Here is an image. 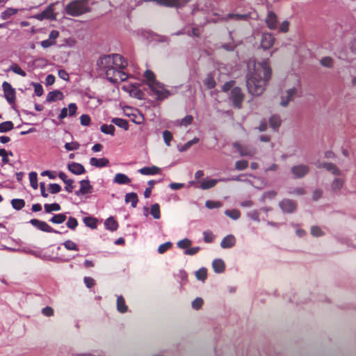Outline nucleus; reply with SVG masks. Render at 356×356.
<instances>
[{
  "mask_svg": "<svg viewBox=\"0 0 356 356\" xmlns=\"http://www.w3.org/2000/svg\"><path fill=\"white\" fill-rule=\"evenodd\" d=\"M246 85L248 92L254 96L261 95L266 90L272 76V69L269 59L253 61L249 63Z\"/></svg>",
  "mask_w": 356,
  "mask_h": 356,
  "instance_id": "nucleus-1",
  "label": "nucleus"
},
{
  "mask_svg": "<svg viewBox=\"0 0 356 356\" xmlns=\"http://www.w3.org/2000/svg\"><path fill=\"white\" fill-rule=\"evenodd\" d=\"M127 65V60L118 54L101 56L97 62V70L101 74H104L113 83L127 79L128 75L122 71Z\"/></svg>",
  "mask_w": 356,
  "mask_h": 356,
  "instance_id": "nucleus-2",
  "label": "nucleus"
},
{
  "mask_svg": "<svg viewBox=\"0 0 356 356\" xmlns=\"http://www.w3.org/2000/svg\"><path fill=\"white\" fill-rule=\"evenodd\" d=\"M284 86L287 89L281 95L280 105L286 107L293 99L294 96L300 92L301 83L300 77L296 74L289 76L285 81Z\"/></svg>",
  "mask_w": 356,
  "mask_h": 356,
  "instance_id": "nucleus-3",
  "label": "nucleus"
},
{
  "mask_svg": "<svg viewBox=\"0 0 356 356\" xmlns=\"http://www.w3.org/2000/svg\"><path fill=\"white\" fill-rule=\"evenodd\" d=\"M144 77L150 90L158 99H163L168 96L169 92L164 88L161 83L156 81L153 72L147 70L144 73Z\"/></svg>",
  "mask_w": 356,
  "mask_h": 356,
  "instance_id": "nucleus-4",
  "label": "nucleus"
},
{
  "mask_svg": "<svg viewBox=\"0 0 356 356\" xmlns=\"http://www.w3.org/2000/svg\"><path fill=\"white\" fill-rule=\"evenodd\" d=\"M65 13L72 16L78 17L85 14L90 10L88 0H74L68 3L65 7Z\"/></svg>",
  "mask_w": 356,
  "mask_h": 356,
  "instance_id": "nucleus-5",
  "label": "nucleus"
},
{
  "mask_svg": "<svg viewBox=\"0 0 356 356\" xmlns=\"http://www.w3.org/2000/svg\"><path fill=\"white\" fill-rule=\"evenodd\" d=\"M227 180L228 179L222 178L216 179L207 177L198 181H191L189 182V184L202 190H208L214 187L218 181H225Z\"/></svg>",
  "mask_w": 356,
  "mask_h": 356,
  "instance_id": "nucleus-6",
  "label": "nucleus"
},
{
  "mask_svg": "<svg viewBox=\"0 0 356 356\" xmlns=\"http://www.w3.org/2000/svg\"><path fill=\"white\" fill-rule=\"evenodd\" d=\"M229 99L232 101L235 107L240 108L243 101V94L241 88L238 87L233 88L231 90Z\"/></svg>",
  "mask_w": 356,
  "mask_h": 356,
  "instance_id": "nucleus-7",
  "label": "nucleus"
},
{
  "mask_svg": "<svg viewBox=\"0 0 356 356\" xmlns=\"http://www.w3.org/2000/svg\"><path fill=\"white\" fill-rule=\"evenodd\" d=\"M310 170L309 165L305 164H298L291 168V173L295 178L300 179L306 176Z\"/></svg>",
  "mask_w": 356,
  "mask_h": 356,
  "instance_id": "nucleus-8",
  "label": "nucleus"
},
{
  "mask_svg": "<svg viewBox=\"0 0 356 356\" xmlns=\"http://www.w3.org/2000/svg\"><path fill=\"white\" fill-rule=\"evenodd\" d=\"M30 223L42 232L48 233L54 232L56 234H60L58 231L54 229L44 221H42L38 219H32L30 220Z\"/></svg>",
  "mask_w": 356,
  "mask_h": 356,
  "instance_id": "nucleus-9",
  "label": "nucleus"
},
{
  "mask_svg": "<svg viewBox=\"0 0 356 356\" xmlns=\"http://www.w3.org/2000/svg\"><path fill=\"white\" fill-rule=\"evenodd\" d=\"M275 41V39L271 33H263L261 38V47L264 50L269 49L273 46Z\"/></svg>",
  "mask_w": 356,
  "mask_h": 356,
  "instance_id": "nucleus-10",
  "label": "nucleus"
},
{
  "mask_svg": "<svg viewBox=\"0 0 356 356\" xmlns=\"http://www.w3.org/2000/svg\"><path fill=\"white\" fill-rule=\"evenodd\" d=\"M234 147L242 156H253L256 153L255 148L250 146H243L238 143H234Z\"/></svg>",
  "mask_w": 356,
  "mask_h": 356,
  "instance_id": "nucleus-11",
  "label": "nucleus"
},
{
  "mask_svg": "<svg viewBox=\"0 0 356 356\" xmlns=\"http://www.w3.org/2000/svg\"><path fill=\"white\" fill-rule=\"evenodd\" d=\"M2 88L4 92V95L6 99L9 103H13L15 100V89L12 87V86L4 81L2 84Z\"/></svg>",
  "mask_w": 356,
  "mask_h": 356,
  "instance_id": "nucleus-12",
  "label": "nucleus"
},
{
  "mask_svg": "<svg viewBox=\"0 0 356 356\" xmlns=\"http://www.w3.org/2000/svg\"><path fill=\"white\" fill-rule=\"evenodd\" d=\"M265 22L268 28L270 30H275L277 27V16L272 10H268Z\"/></svg>",
  "mask_w": 356,
  "mask_h": 356,
  "instance_id": "nucleus-13",
  "label": "nucleus"
},
{
  "mask_svg": "<svg viewBox=\"0 0 356 356\" xmlns=\"http://www.w3.org/2000/svg\"><path fill=\"white\" fill-rule=\"evenodd\" d=\"M281 209L285 213H293L296 209V203L289 199H284L280 202Z\"/></svg>",
  "mask_w": 356,
  "mask_h": 356,
  "instance_id": "nucleus-14",
  "label": "nucleus"
},
{
  "mask_svg": "<svg viewBox=\"0 0 356 356\" xmlns=\"http://www.w3.org/2000/svg\"><path fill=\"white\" fill-rule=\"evenodd\" d=\"M80 185V189L76 192V195H83L91 192L92 186L90 184V181L88 179L81 181Z\"/></svg>",
  "mask_w": 356,
  "mask_h": 356,
  "instance_id": "nucleus-15",
  "label": "nucleus"
},
{
  "mask_svg": "<svg viewBox=\"0 0 356 356\" xmlns=\"http://www.w3.org/2000/svg\"><path fill=\"white\" fill-rule=\"evenodd\" d=\"M193 117L191 115H187L181 120H174L172 123L176 127H184L191 124L193 122Z\"/></svg>",
  "mask_w": 356,
  "mask_h": 356,
  "instance_id": "nucleus-16",
  "label": "nucleus"
},
{
  "mask_svg": "<svg viewBox=\"0 0 356 356\" xmlns=\"http://www.w3.org/2000/svg\"><path fill=\"white\" fill-rule=\"evenodd\" d=\"M248 18V15H241V14H228L225 16L220 17L218 20H213L214 22H218L220 21L227 22L229 19H235V20H243Z\"/></svg>",
  "mask_w": 356,
  "mask_h": 356,
  "instance_id": "nucleus-17",
  "label": "nucleus"
},
{
  "mask_svg": "<svg viewBox=\"0 0 356 356\" xmlns=\"http://www.w3.org/2000/svg\"><path fill=\"white\" fill-rule=\"evenodd\" d=\"M63 94L59 90H55L48 93L46 99L47 102H52L61 100L63 98Z\"/></svg>",
  "mask_w": 356,
  "mask_h": 356,
  "instance_id": "nucleus-18",
  "label": "nucleus"
},
{
  "mask_svg": "<svg viewBox=\"0 0 356 356\" xmlns=\"http://www.w3.org/2000/svg\"><path fill=\"white\" fill-rule=\"evenodd\" d=\"M68 170L75 175H81L84 173V167L78 163L72 162L67 165Z\"/></svg>",
  "mask_w": 356,
  "mask_h": 356,
  "instance_id": "nucleus-19",
  "label": "nucleus"
},
{
  "mask_svg": "<svg viewBox=\"0 0 356 356\" xmlns=\"http://www.w3.org/2000/svg\"><path fill=\"white\" fill-rule=\"evenodd\" d=\"M236 243V238L235 237L232 235H227L225 236L220 243V246L222 248H230L233 247L235 245Z\"/></svg>",
  "mask_w": 356,
  "mask_h": 356,
  "instance_id": "nucleus-20",
  "label": "nucleus"
},
{
  "mask_svg": "<svg viewBox=\"0 0 356 356\" xmlns=\"http://www.w3.org/2000/svg\"><path fill=\"white\" fill-rule=\"evenodd\" d=\"M109 163V161L106 158L97 159L92 157L90 159V164L97 168H102L107 166Z\"/></svg>",
  "mask_w": 356,
  "mask_h": 356,
  "instance_id": "nucleus-21",
  "label": "nucleus"
},
{
  "mask_svg": "<svg viewBox=\"0 0 356 356\" xmlns=\"http://www.w3.org/2000/svg\"><path fill=\"white\" fill-rule=\"evenodd\" d=\"M138 172L144 175H154L160 173L161 169L156 166L145 167L140 168Z\"/></svg>",
  "mask_w": 356,
  "mask_h": 356,
  "instance_id": "nucleus-22",
  "label": "nucleus"
},
{
  "mask_svg": "<svg viewBox=\"0 0 356 356\" xmlns=\"http://www.w3.org/2000/svg\"><path fill=\"white\" fill-rule=\"evenodd\" d=\"M58 177L60 179H62L64 183L66 184L65 190L71 193L73 190V180L71 179H68L67 176L63 172H60L58 173Z\"/></svg>",
  "mask_w": 356,
  "mask_h": 356,
  "instance_id": "nucleus-23",
  "label": "nucleus"
},
{
  "mask_svg": "<svg viewBox=\"0 0 356 356\" xmlns=\"http://www.w3.org/2000/svg\"><path fill=\"white\" fill-rule=\"evenodd\" d=\"M113 182L118 184H129L131 179L124 174L117 173L114 177Z\"/></svg>",
  "mask_w": 356,
  "mask_h": 356,
  "instance_id": "nucleus-24",
  "label": "nucleus"
},
{
  "mask_svg": "<svg viewBox=\"0 0 356 356\" xmlns=\"http://www.w3.org/2000/svg\"><path fill=\"white\" fill-rule=\"evenodd\" d=\"M212 267L216 273H221L225 270V265L220 259H216L213 261Z\"/></svg>",
  "mask_w": 356,
  "mask_h": 356,
  "instance_id": "nucleus-25",
  "label": "nucleus"
},
{
  "mask_svg": "<svg viewBox=\"0 0 356 356\" xmlns=\"http://www.w3.org/2000/svg\"><path fill=\"white\" fill-rule=\"evenodd\" d=\"M42 13L45 19H56V15L54 13V4H50Z\"/></svg>",
  "mask_w": 356,
  "mask_h": 356,
  "instance_id": "nucleus-26",
  "label": "nucleus"
},
{
  "mask_svg": "<svg viewBox=\"0 0 356 356\" xmlns=\"http://www.w3.org/2000/svg\"><path fill=\"white\" fill-rule=\"evenodd\" d=\"M124 201L126 203H131V207L135 208L138 202V195L135 193H127L125 195Z\"/></svg>",
  "mask_w": 356,
  "mask_h": 356,
  "instance_id": "nucleus-27",
  "label": "nucleus"
},
{
  "mask_svg": "<svg viewBox=\"0 0 356 356\" xmlns=\"http://www.w3.org/2000/svg\"><path fill=\"white\" fill-rule=\"evenodd\" d=\"M117 309L120 313H125L128 309V307L125 304V300L121 296H118L117 298Z\"/></svg>",
  "mask_w": 356,
  "mask_h": 356,
  "instance_id": "nucleus-28",
  "label": "nucleus"
},
{
  "mask_svg": "<svg viewBox=\"0 0 356 356\" xmlns=\"http://www.w3.org/2000/svg\"><path fill=\"white\" fill-rule=\"evenodd\" d=\"M104 225L107 229L111 231H115L118 227V222L112 217H110L108 219H106V220L104 222Z\"/></svg>",
  "mask_w": 356,
  "mask_h": 356,
  "instance_id": "nucleus-29",
  "label": "nucleus"
},
{
  "mask_svg": "<svg viewBox=\"0 0 356 356\" xmlns=\"http://www.w3.org/2000/svg\"><path fill=\"white\" fill-rule=\"evenodd\" d=\"M111 122L119 127L123 128L124 130H128L129 129L128 122L124 119L115 118L112 119Z\"/></svg>",
  "mask_w": 356,
  "mask_h": 356,
  "instance_id": "nucleus-30",
  "label": "nucleus"
},
{
  "mask_svg": "<svg viewBox=\"0 0 356 356\" xmlns=\"http://www.w3.org/2000/svg\"><path fill=\"white\" fill-rule=\"evenodd\" d=\"M269 123L273 129H277L281 124L280 117L277 115H272L269 120Z\"/></svg>",
  "mask_w": 356,
  "mask_h": 356,
  "instance_id": "nucleus-31",
  "label": "nucleus"
},
{
  "mask_svg": "<svg viewBox=\"0 0 356 356\" xmlns=\"http://www.w3.org/2000/svg\"><path fill=\"white\" fill-rule=\"evenodd\" d=\"M67 218V216L64 213H59L54 215L49 221L55 223V224H61L63 223Z\"/></svg>",
  "mask_w": 356,
  "mask_h": 356,
  "instance_id": "nucleus-32",
  "label": "nucleus"
},
{
  "mask_svg": "<svg viewBox=\"0 0 356 356\" xmlns=\"http://www.w3.org/2000/svg\"><path fill=\"white\" fill-rule=\"evenodd\" d=\"M9 70L13 72L14 73L20 75L21 76H26V73L25 71H24L17 64L13 63L12 64L10 67Z\"/></svg>",
  "mask_w": 356,
  "mask_h": 356,
  "instance_id": "nucleus-33",
  "label": "nucleus"
},
{
  "mask_svg": "<svg viewBox=\"0 0 356 356\" xmlns=\"http://www.w3.org/2000/svg\"><path fill=\"white\" fill-rule=\"evenodd\" d=\"M150 213L153 216L154 218H155V219L160 218L161 213H160V206L159 204L155 203L152 205Z\"/></svg>",
  "mask_w": 356,
  "mask_h": 356,
  "instance_id": "nucleus-34",
  "label": "nucleus"
},
{
  "mask_svg": "<svg viewBox=\"0 0 356 356\" xmlns=\"http://www.w3.org/2000/svg\"><path fill=\"white\" fill-rule=\"evenodd\" d=\"M83 222L87 227H90L92 229H95L97 227V220L95 218L86 217L83 218Z\"/></svg>",
  "mask_w": 356,
  "mask_h": 356,
  "instance_id": "nucleus-35",
  "label": "nucleus"
},
{
  "mask_svg": "<svg viewBox=\"0 0 356 356\" xmlns=\"http://www.w3.org/2000/svg\"><path fill=\"white\" fill-rule=\"evenodd\" d=\"M101 131L106 134L111 136H114L115 134V127L112 124H102L100 127Z\"/></svg>",
  "mask_w": 356,
  "mask_h": 356,
  "instance_id": "nucleus-36",
  "label": "nucleus"
},
{
  "mask_svg": "<svg viewBox=\"0 0 356 356\" xmlns=\"http://www.w3.org/2000/svg\"><path fill=\"white\" fill-rule=\"evenodd\" d=\"M204 84L209 89L216 86V81L211 74H208L204 80Z\"/></svg>",
  "mask_w": 356,
  "mask_h": 356,
  "instance_id": "nucleus-37",
  "label": "nucleus"
},
{
  "mask_svg": "<svg viewBox=\"0 0 356 356\" xmlns=\"http://www.w3.org/2000/svg\"><path fill=\"white\" fill-rule=\"evenodd\" d=\"M44 207L47 213H51L52 211H58L60 210V206L57 203H53L50 204H45Z\"/></svg>",
  "mask_w": 356,
  "mask_h": 356,
  "instance_id": "nucleus-38",
  "label": "nucleus"
},
{
  "mask_svg": "<svg viewBox=\"0 0 356 356\" xmlns=\"http://www.w3.org/2000/svg\"><path fill=\"white\" fill-rule=\"evenodd\" d=\"M17 10L13 8H8L1 13V17L3 19H9L12 15L16 14Z\"/></svg>",
  "mask_w": 356,
  "mask_h": 356,
  "instance_id": "nucleus-39",
  "label": "nucleus"
},
{
  "mask_svg": "<svg viewBox=\"0 0 356 356\" xmlns=\"http://www.w3.org/2000/svg\"><path fill=\"white\" fill-rule=\"evenodd\" d=\"M11 204L15 209L20 210L24 207L25 202L22 199H13L11 201Z\"/></svg>",
  "mask_w": 356,
  "mask_h": 356,
  "instance_id": "nucleus-40",
  "label": "nucleus"
},
{
  "mask_svg": "<svg viewBox=\"0 0 356 356\" xmlns=\"http://www.w3.org/2000/svg\"><path fill=\"white\" fill-rule=\"evenodd\" d=\"M225 213L226 216H227L228 217L233 220H237L241 216V213L237 209L226 210L225 211Z\"/></svg>",
  "mask_w": 356,
  "mask_h": 356,
  "instance_id": "nucleus-41",
  "label": "nucleus"
},
{
  "mask_svg": "<svg viewBox=\"0 0 356 356\" xmlns=\"http://www.w3.org/2000/svg\"><path fill=\"white\" fill-rule=\"evenodd\" d=\"M13 128V124L10 121L3 122L0 124V133L7 132Z\"/></svg>",
  "mask_w": 356,
  "mask_h": 356,
  "instance_id": "nucleus-42",
  "label": "nucleus"
},
{
  "mask_svg": "<svg viewBox=\"0 0 356 356\" xmlns=\"http://www.w3.org/2000/svg\"><path fill=\"white\" fill-rule=\"evenodd\" d=\"M199 142L198 138H194L193 140L188 141L183 146L179 148L180 152H185L188 150L192 145L197 143Z\"/></svg>",
  "mask_w": 356,
  "mask_h": 356,
  "instance_id": "nucleus-43",
  "label": "nucleus"
},
{
  "mask_svg": "<svg viewBox=\"0 0 356 356\" xmlns=\"http://www.w3.org/2000/svg\"><path fill=\"white\" fill-rule=\"evenodd\" d=\"M29 179H30V184L31 186L34 188L37 189L38 184V175L35 172H31L29 174Z\"/></svg>",
  "mask_w": 356,
  "mask_h": 356,
  "instance_id": "nucleus-44",
  "label": "nucleus"
},
{
  "mask_svg": "<svg viewBox=\"0 0 356 356\" xmlns=\"http://www.w3.org/2000/svg\"><path fill=\"white\" fill-rule=\"evenodd\" d=\"M311 234L315 237L323 236L325 233L322 229L318 226H312L311 227Z\"/></svg>",
  "mask_w": 356,
  "mask_h": 356,
  "instance_id": "nucleus-45",
  "label": "nucleus"
},
{
  "mask_svg": "<svg viewBox=\"0 0 356 356\" xmlns=\"http://www.w3.org/2000/svg\"><path fill=\"white\" fill-rule=\"evenodd\" d=\"M343 185V179H341L340 178H336L332 181L331 187L334 191H339L342 188Z\"/></svg>",
  "mask_w": 356,
  "mask_h": 356,
  "instance_id": "nucleus-46",
  "label": "nucleus"
},
{
  "mask_svg": "<svg viewBox=\"0 0 356 356\" xmlns=\"http://www.w3.org/2000/svg\"><path fill=\"white\" fill-rule=\"evenodd\" d=\"M207 270L204 268H200L195 273V276L197 280L204 282L207 278Z\"/></svg>",
  "mask_w": 356,
  "mask_h": 356,
  "instance_id": "nucleus-47",
  "label": "nucleus"
},
{
  "mask_svg": "<svg viewBox=\"0 0 356 356\" xmlns=\"http://www.w3.org/2000/svg\"><path fill=\"white\" fill-rule=\"evenodd\" d=\"M64 247L68 250H79L77 245L72 241L67 240L63 243Z\"/></svg>",
  "mask_w": 356,
  "mask_h": 356,
  "instance_id": "nucleus-48",
  "label": "nucleus"
},
{
  "mask_svg": "<svg viewBox=\"0 0 356 356\" xmlns=\"http://www.w3.org/2000/svg\"><path fill=\"white\" fill-rule=\"evenodd\" d=\"M66 225L69 229L74 230L78 225V221L75 218L70 217Z\"/></svg>",
  "mask_w": 356,
  "mask_h": 356,
  "instance_id": "nucleus-49",
  "label": "nucleus"
},
{
  "mask_svg": "<svg viewBox=\"0 0 356 356\" xmlns=\"http://www.w3.org/2000/svg\"><path fill=\"white\" fill-rule=\"evenodd\" d=\"M192 241L188 238H184L178 241L177 246L181 249H186L191 246Z\"/></svg>",
  "mask_w": 356,
  "mask_h": 356,
  "instance_id": "nucleus-50",
  "label": "nucleus"
},
{
  "mask_svg": "<svg viewBox=\"0 0 356 356\" xmlns=\"http://www.w3.org/2000/svg\"><path fill=\"white\" fill-rule=\"evenodd\" d=\"M163 137L165 143L168 146H170V141L172 140V135L171 132L169 131H167V130L164 131L163 132Z\"/></svg>",
  "mask_w": 356,
  "mask_h": 356,
  "instance_id": "nucleus-51",
  "label": "nucleus"
},
{
  "mask_svg": "<svg viewBox=\"0 0 356 356\" xmlns=\"http://www.w3.org/2000/svg\"><path fill=\"white\" fill-rule=\"evenodd\" d=\"M205 206L208 209H214V208L220 207L222 206V204H221L220 202L208 200V201L206 202Z\"/></svg>",
  "mask_w": 356,
  "mask_h": 356,
  "instance_id": "nucleus-52",
  "label": "nucleus"
},
{
  "mask_svg": "<svg viewBox=\"0 0 356 356\" xmlns=\"http://www.w3.org/2000/svg\"><path fill=\"white\" fill-rule=\"evenodd\" d=\"M172 244L171 242H166L165 243H163L159 245L158 248V252L160 254H163L172 247Z\"/></svg>",
  "mask_w": 356,
  "mask_h": 356,
  "instance_id": "nucleus-53",
  "label": "nucleus"
},
{
  "mask_svg": "<svg viewBox=\"0 0 356 356\" xmlns=\"http://www.w3.org/2000/svg\"><path fill=\"white\" fill-rule=\"evenodd\" d=\"M67 108V112H68V116L72 117L76 115V113L77 111V106H76V104L70 103L68 105V107Z\"/></svg>",
  "mask_w": 356,
  "mask_h": 356,
  "instance_id": "nucleus-54",
  "label": "nucleus"
},
{
  "mask_svg": "<svg viewBox=\"0 0 356 356\" xmlns=\"http://www.w3.org/2000/svg\"><path fill=\"white\" fill-rule=\"evenodd\" d=\"M321 64L323 67H331L333 65V60L330 57H324L321 60Z\"/></svg>",
  "mask_w": 356,
  "mask_h": 356,
  "instance_id": "nucleus-55",
  "label": "nucleus"
},
{
  "mask_svg": "<svg viewBox=\"0 0 356 356\" xmlns=\"http://www.w3.org/2000/svg\"><path fill=\"white\" fill-rule=\"evenodd\" d=\"M248 165V162L245 160L238 161L235 164L236 169L238 170H245Z\"/></svg>",
  "mask_w": 356,
  "mask_h": 356,
  "instance_id": "nucleus-56",
  "label": "nucleus"
},
{
  "mask_svg": "<svg viewBox=\"0 0 356 356\" xmlns=\"http://www.w3.org/2000/svg\"><path fill=\"white\" fill-rule=\"evenodd\" d=\"M79 144L77 142L67 143L65 145V148L67 151L76 150L79 147Z\"/></svg>",
  "mask_w": 356,
  "mask_h": 356,
  "instance_id": "nucleus-57",
  "label": "nucleus"
},
{
  "mask_svg": "<svg viewBox=\"0 0 356 356\" xmlns=\"http://www.w3.org/2000/svg\"><path fill=\"white\" fill-rule=\"evenodd\" d=\"M203 302V300L201 298H197L192 302V307L197 310L202 307Z\"/></svg>",
  "mask_w": 356,
  "mask_h": 356,
  "instance_id": "nucleus-58",
  "label": "nucleus"
},
{
  "mask_svg": "<svg viewBox=\"0 0 356 356\" xmlns=\"http://www.w3.org/2000/svg\"><path fill=\"white\" fill-rule=\"evenodd\" d=\"M49 190L51 193L56 194L60 191L61 187L58 184H50L49 185Z\"/></svg>",
  "mask_w": 356,
  "mask_h": 356,
  "instance_id": "nucleus-59",
  "label": "nucleus"
},
{
  "mask_svg": "<svg viewBox=\"0 0 356 356\" xmlns=\"http://www.w3.org/2000/svg\"><path fill=\"white\" fill-rule=\"evenodd\" d=\"M33 86L34 87V92L35 95L38 97H40L43 94V88L41 84L34 83H33Z\"/></svg>",
  "mask_w": 356,
  "mask_h": 356,
  "instance_id": "nucleus-60",
  "label": "nucleus"
},
{
  "mask_svg": "<svg viewBox=\"0 0 356 356\" xmlns=\"http://www.w3.org/2000/svg\"><path fill=\"white\" fill-rule=\"evenodd\" d=\"M81 124L83 126H88L90 123V118L88 115L83 114L80 117Z\"/></svg>",
  "mask_w": 356,
  "mask_h": 356,
  "instance_id": "nucleus-61",
  "label": "nucleus"
},
{
  "mask_svg": "<svg viewBox=\"0 0 356 356\" xmlns=\"http://www.w3.org/2000/svg\"><path fill=\"white\" fill-rule=\"evenodd\" d=\"M83 281L88 288H91L95 284V280L90 277H85Z\"/></svg>",
  "mask_w": 356,
  "mask_h": 356,
  "instance_id": "nucleus-62",
  "label": "nucleus"
},
{
  "mask_svg": "<svg viewBox=\"0 0 356 356\" xmlns=\"http://www.w3.org/2000/svg\"><path fill=\"white\" fill-rule=\"evenodd\" d=\"M289 22L286 20L282 22L280 25V31L286 33L289 31Z\"/></svg>",
  "mask_w": 356,
  "mask_h": 356,
  "instance_id": "nucleus-63",
  "label": "nucleus"
},
{
  "mask_svg": "<svg viewBox=\"0 0 356 356\" xmlns=\"http://www.w3.org/2000/svg\"><path fill=\"white\" fill-rule=\"evenodd\" d=\"M204 241L206 243H211L213 241V235L210 232H204Z\"/></svg>",
  "mask_w": 356,
  "mask_h": 356,
  "instance_id": "nucleus-64",
  "label": "nucleus"
}]
</instances>
